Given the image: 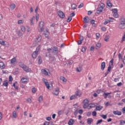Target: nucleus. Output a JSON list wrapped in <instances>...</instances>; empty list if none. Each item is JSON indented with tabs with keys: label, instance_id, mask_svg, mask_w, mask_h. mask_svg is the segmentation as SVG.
Returning a JSON list of instances; mask_svg holds the SVG:
<instances>
[{
	"label": "nucleus",
	"instance_id": "obj_20",
	"mask_svg": "<svg viewBox=\"0 0 125 125\" xmlns=\"http://www.w3.org/2000/svg\"><path fill=\"white\" fill-rule=\"evenodd\" d=\"M75 124V120L74 119H70L68 122V125H73Z\"/></svg>",
	"mask_w": 125,
	"mask_h": 125
},
{
	"label": "nucleus",
	"instance_id": "obj_7",
	"mask_svg": "<svg viewBox=\"0 0 125 125\" xmlns=\"http://www.w3.org/2000/svg\"><path fill=\"white\" fill-rule=\"evenodd\" d=\"M58 15L61 19H63L65 18V14L62 11H59L57 12Z\"/></svg>",
	"mask_w": 125,
	"mask_h": 125
},
{
	"label": "nucleus",
	"instance_id": "obj_6",
	"mask_svg": "<svg viewBox=\"0 0 125 125\" xmlns=\"http://www.w3.org/2000/svg\"><path fill=\"white\" fill-rule=\"evenodd\" d=\"M112 11L113 14V17H114L115 18H118V17H119V14H118V9H112Z\"/></svg>",
	"mask_w": 125,
	"mask_h": 125
},
{
	"label": "nucleus",
	"instance_id": "obj_23",
	"mask_svg": "<svg viewBox=\"0 0 125 125\" xmlns=\"http://www.w3.org/2000/svg\"><path fill=\"white\" fill-rule=\"evenodd\" d=\"M105 66H106V64L105 63V62H102L101 65V70H104V69H105Z\"/></svg>",
	"mask_w": 125,
	"mask_h": 125
},
{
	"label": "nucleus",
	"instance_id": "obj_10",
	"mask_svg": "<svg viewBox=\"0 0 125 125\" xmlns=\"http://www.w3.org/2000/svg\"><path fill=\"white\" fill-rule=\"evenodd\" d=\"M42 36L38 35L35 39V42L37 43H39V42H42Z\"/></svg>",
	"mask_w": 125,
	"mask_h": 125
},
{
	"label": "nucleus",
	"instance_id": "obj_25",
	"mask_svg": "<svg viewBox=\"0 0 125 125\" xmlns=\"http://www.w3.org/2000/svg\"><path fill=\"white\" fill-rule=\"evenodd\" d=\"M15 7H16V5L14 3L11 4L10 6V8L12 10H14V9H15Z\"/></svg>",
	"mask_w": 125,
	"mask_h": 125
},
{
	"label": "nucleus",
	"instance_id": "obj_62",
	"mask_svg": "<svg viewBox=\"0 0 125 125\" xmlns=\"http://www.w3.org/2000/svg\"><path fill=\"white\" fill-rule=\"evenodd\" d=\"M58 114L59 115H62V114H63V111H62V110L59 111L58 112Z\"/></svg>",
	"mask_w": 125,
	"mask_h": 125
},
{
	"label": "nucleus",
	"instance_id": "obj_3",
	"mask_svg": "<svg viewBox=\"0 0 125 125\" xmlns=\"http://www.w3.org/2000/svg\"><path fill=\"white\" fill-rule=\"evenodd\" d=\"M88 103H89V100H88L87 99H85V100H84L83 101V108H84V109H86L87 108V107H88V105L89 104H88Z\"/></svg>",
	"mask_w": 125,
	"mask_h": 125
},
{
	"label": "nucleus",
	"instance_id": "obj_16",
	"mask_svg": "<svg viewBox=\"0 0 125 125\" xmlns=\"http://www.w3.org/2000/svg\"><path fill=\"white\" fill-rule=\"evenodd\" d=\"M53 94L56 96L59 94V88H57L54 90Z\"/></svg>",
	"mask_w": 125,
	"mask_h": 125
},
{
	"label": "nucleus",
	"instance_id": "obj_5",
	"mask_svg": "<svg viewBox=\"0 0 125 125\" xmlns=\"http://www.w3.org/2000/svg\"><path fill=\"white\" fill-rule=\"evenodd\" d=\"M41 72L43 75H44V76H49L50 75V72L48 69L46 70L42 69Z\"/></svg>",
	"mask_w": 125,
	"mask_h": 125
},
{
	"label": "nucleus",
	"instance_id": "obj_32",
	"mask_svg": "<svg viewBox=\"0 0 125 125\" xmlns=\"http://www.w3.org/2000/svg\"><path fill=\"white\" fill-rule=\"evenodd\" d=\"M112 93H104L103 95L104 96V98H105V99H106V98H107V97H108V96L109 94H111Z\"/></svg>",
	"mask_w": 125,
	"mask_h": 125
},
{
	"label": "nucleus",
	"instance_id": "obj_52",
	"mask_svg": "<svg viewBox=\"0 0 125 125\" xmlns=\"http://www.w3.org/2000/svg\"><path fill=\"white\" fill-rule=\"evenodd\" d=\"M112 68V66H110L109 65V66L108 67V69H107V71L106 72V73H107V74H108L109 73V72H110V71H111V69Z\"/></svg>",
	"mask_w": 125,
	"mask_h": 125
},
{
	"label": "nucleus",
	"instance_id": "obj_39",
	"mask_svg": "<svg viewBox=\"0 0 125 125\" xmlns=\"http://www.w3.org/2000/svg\"><path fill=\"white\" fill-rule=\"evenodd\" d=\"M23 23H24V21L23 20H20L18 21V25H22Z\"/></svg>",
	"mask_w": 125,
	"mask_h": 125
},
{
	"label": "nucleus",
	"instance_id": "obj_17",
	"mask_svg": "<svg viewBox=\"0 0 125 125\" xmlns=\"http://www.w3.org/2000/svg\"><path fill=\"white\" fill-rule=\"evenodd\" d=\"M5 68V64H4V63L2 62H0V69L2 70L3 69H4Z\"/></svg>",
	"mask_w": 125,
	"mask_h": 125
},
{
	"label": "nucleus",
	"instance_id": "obj_15",
	"mask_svg": "<svg viewBox=\"0 0 125 125\" xmlns=\"http://www.w3.org/2000/svg\"><path fill=\"white\" fill-rule=\"evenodd\" d=\"M113 113L114 115H116L117 116H122V112L119 110L114 111Z\"/></svg>",
	"mask_w": 125,
	"mask_h": 125
},
{
	"label": "nucleus",
	"instance_id": "obj_18",
	"mask_svg": "<svg viewBox=\"0 0 125 125\" xmlns=\"http://www.w3.org/2000/svg\"><path fill=\"white\" fill-rule=\"evenodd\" d=\"M94 107H95V104H90L88 105L87 108L89 110L90 109H91V108H94Z\"/></svg>",
	"mask_w": 125,
	"mask_h": 125
},
{
	"label": "nucleus",
	"instance_id": "obj_33",
	"mask_svg": "<svg viewBox=\"0 0 125 125\" xmlns=\"http://www.w3.org/2000/svg\"><path fill=\"white\" fill-rule=\"evenodd\" d=\"M109 39H110V36L109 35H105L104 40L105 42H109Z\"/></svg>",
	"mask_w": 125,
	"mask_h": 125
},
{
	"label": "nucleus",
	"instance_id": "obj_58",
	"mask_svg": "<svg viewBox=\"0 0 125 125\" xmlns=\"http://www.w3.org/2000/svg\"><path fill=\"white\" fill-rule=\"evenodd\" d=\"M26 101H27V102H28V103H32V99L31 98H28L26 100Z\"/></svg>",
	"mask_w": 125,
	"mask_h": 125
},
{
	"label": "nucleus",
	"instance_id": "obj_14",
	"mask_svg": "<svg viewBox=\"0 0 125 125\" xmlns=\"http://www.w3.org/2000/svg\"><path fill=\"white\" fill-rule=\"evenodd\" d=\"M0 44L5 46V45H7V44H8V43L7 42L2 41V40L0 39Z\"/></svg>",
	"mask_w": 125,
	"mask_h": 125
},
{
	"label": "nucleus",
	"instance_id": "obj_35",
	"mask_svg": "<svg viewBox=\"0 0 125 125\" xmlns=\"http://www.w3.org/2000/svg\"><path fill=\"white\" fill-rule=\"evenodd\" d=\"M97 49H98L101 47V43L98 42L96 44Z\"/></svg>",
	"mask_w": 125,
	"mask_h": 125
},
{
	"label": "nucleus",
	"instance_id": "obj_21",
	"mask_svg": "<svg viewBox=\"0 0 125 125\" xmlns=\"http://www.w3.org/2000/svg\"><path fill=\"white\" fill-rule=\"evenodd\" d=\"M84 23H88L89 22V18L88 17H85L83 18Z\"/></svg>",
	"mask_w": 125,
	"mask_h": 125
},
{
	"label": "nucleus",
	"instance_id": "obj_44",
	"mask_svg": "<svg viewBox=\"0 0 125 125\" xmlns=\"http://www.w3.org/2000/svg\"><path fill=\"white\" fill-rule=\"evenodd\" d=\"M113 59H112L109 62V66H110V67H112V66H113Z\"/></svg>",
	"mask_w": 125,
	"mask_h": 125
},
{
	"label": "nucleus",
	"instance_id": "obj_36",
	"mask_svg": "<svg viewBox=\"0 0 125 125\" xmlns=\"http://www.w3.org/2000/svg\"><path fill=\"white\" fill-rule=\"evenodd\" d=\"M77 7V5H76V4H73L71 5V8L73 10H75V9H76Z\"/></svg>",
	"mask_w": 125,
	"mask_h": 125
},
{
	"label": "nucleus",
	"instance_id": "obj_47",
	"mask_svg": "<svg viewBox=\"0 0 125 125\" xmlns=\"http://www.w3.org/2000/svg\"><path fill=\"white\" fill-rule=\"evenodd\" d=\"M102 122H103V120H102V119L99 120H98V121L96 123V125H99V124H101V123H102Z\"/></svg>",
	"mask_w": 125,
	"mask_h": 125
},
{
	"label": "nucleus",
	"instance_id": "obj_24",
	"mask_svg": "<svg viewBox=\"0 0 125 125\" xmlns=\"http://www.w3.org/2000/svg\"><path fill=\"white\" fill-rule=\"evenodd\" d=\"M32 58H36L37 56H38V52L37 51H34L32 55Z\"/></svg>",
	"mask_w": 125,
	"mask_h": 125
},
{
	"label": "nucleus",
	"instance_id": "obj_56",
	"mask_svg": "<svg viewBox=\"0 0 125 125\" xmlns=\"http://www.w3.org/2000/svg\"><path fill=\"white\" fill-rule=\"evenodd\" d=\"M78 113L79 114H80V115H82V114L83 113V109H80L78 110Z\"/></svg>",
	"mask_w": 125,
	"mask_h": 125
},
{
	"label": "nucleus",
	"instance_id": "obj_31",
	"mask_svg": "<svg viewBox=\"0 0 125 125\" xmlns=\"http://www.w3.org/2000/svg\"><path fill=\"white\" fill-rule=\"evenodd\" d=\"M44 36H45V38H47L48 39V36H49V32L48 31L46 30V32L43 33Z\"/></svg>",
	"mask_w": 125,
	"mask_h": 125
},
{
	"label": "nucleus",
	"instance_id": "obj_50",
	"mask_svg": "<svg viewBox=\"0 0 125 125\" xmlns=\"http://www.w3.org/2000/svg\"><path fill=\"white\" fill-rule=\"evenodd\" d=\"M92 115L93 117H96V115H97V113H96V111H93L92 112Z\"/></svg>",
	"mask_w": 125,
	"mask_h": 125
},
{
	"label": "nucleus",
	"instance_id": "obj_43",
	"mask_svg": "<svg viewBox=\"0 0 125 125\" xmlns=\"http://www.w3.org/2000/svg\"><path fill=\"white\" fill-rule=\"evenodd\" d=\"M45 85H46V88L48 89H49L50 86H49V83H48V82H47L46 83H44Z\"/></svg>",
	"mask_w": 125,
	"mask_h": 125
},
{
	"label": "nucleus",
	"instance_id": "obj_61",
	"mask_svg": "<svg viewBox=\"0 0 125 125\" xmlns=\"http://www.w3.org/2000/svg\"><path fill=\"white\" fill-rule=\"evenodd\" d=\"M32 91L33 93H36V88L35 87L33 88Z\"/></svg>",
	"mask_w": 125,
	"mask_h": 125
},
{
	"label": "nucleus",
	"instance_id": "obj_48",
	"mask_svg": "<svg viewBox=\"0 0 125 125\" xmlns=\"http://www.w3.org/2000/svg\"><path fill=\"white\" fill-rule=\"evenodd\" d=\"M107 5L108 6H109V7H112V4L111 3V2H110V1H107Z\"/></svg>",
	"mask_w": 125,
	"mask_h": 125
},
{
	"label": "nucleus",
	"instance_id": "obj_2",
	"mask_svg": "<svg viewBox=\"0 0 125 125\" xmlns=\"http://www.w3.org/2000/svg\"><path fill=\"white\" fill-rule=\"evenodd\" d=\"M104 7H105V4L103 3H101V4H100V6L97 9V13L99 14L101 13V12H103V9H104Z\"/></svg>",
	"mask_w": 125,
	"mask_h": 125
},
{
	"label": "nucleus",
	"instance_id": "obj_41",
	"mask_svg": "<svg viewBox=\"0 0 125 125\" xmlns=\"http://www.w3.org/2000/svg\"><path fill=\"white\" fill-rule=\"evenodd\" d=\"M3 85H4V86H8V82H7V81H5L4 82V83H3Z\"/></svg>",
	"mask_w": 125,
	"mask_h": 125
},
{
	"label": "nucleus",
	"instance_id": "obj_51",
	"mask_svg": "<svg viewBox=\"0 0 125 125\" xmlns=\"http://www.w3.org/2000/svg\"><path fill=\"white\" fill-rule=\"evenodd\" d=\"M118 58L120 60H121V59L122 60H123V57L122 56V54L120 53L118 55Z\"/></svg>",
	"mask_w": 125,
	"mask_h": 125
},
{
	"label": "nucleus",
	"instance_id": "obj_28",
	"mask_svg": "<svg viewBox=\"0 0 125 125\" xmlns=\"http://www.w3.org/2000/svg\"><path fill=\"white\" fill-rule=\"evenodd\" d=\"M25 65L24 64V63L22 62H20L19 63V67H20L21 68H22V69H23V68L24 67Z\"/></svg>",
	"mask_w": 125,
	"mask_h": 125
},
{
	"label": "nucleus",
	"instance_id": "obj_42",
	"mask_svg": "<svg viewBox=\"0 0 125 125\" xmlns=\"http://www.w3.org/2000/svg\"><path fill=\"white\" fill-rule=\"evenodd\" d=\"M42 46H41V45H39L35 51L39 52L40 51V49H41Z\"/></svg>",
	"mask_w": 125,
	"mask_h": 125
},
{
	"label": "nucleus",
	"instance_id": "obj_60",
	"mask_svg": "<svg viewBox=\"0 0 125 125\" xmlns=\"http://www.w3.org/2000/svg\"><path fill=\"white\" fill-rule=\"evenodd\" d=\"M77 72H81L82 71V67H77Z\"/></svg>",
	"mask_w": 125,
	"mask_h": 125
},
{
	"label": "nucleus",
	"instance_id": "obj_29",
	"mask_svg": "<svg viewBox=\"0 0 125 125\" xmlns=\"http://www.w3.org/2000/svg\"><path fill=\"white\" fill-rule=\"evenodd\" d=\"M53 53L58 52V48L57 46H54L53 47Z\"/></svg>",
	"mask_w": 125,
	"mask_h": 125
},
{
	"label": "nucleus",
	"instance_id": "obj_9",
	"mask_svg": "<svg viewBox=\"0 0 125 125\" xmlns=\"http://www.w3.org/2000/svg\"><path fill=\"white\" fill-rule=\"evenodd\" d=\"M110 22H114V19H113V18L110 17L109 20H105L104 22V25H107V24L110 23Z\"/></svg>",
	"mask_w": 125,
	"mask_h": 125
},
{
	"label": "nucleus",
	"instance_id": "obj_38",
	"mask_svg": "<svg viewBox=\"0 0 125 125\" xmlns=\"http://www.w3.org/2000/svg\"><path fill=\"white\" fill-rule=\"evenodd\" d=\"M16 83H17V82L16 81L13 84V86H14V87L17 89V90H18V86H16Z\"/></svg>",
	"mask_w": 125,
	"mask_h": 125
},
{
	"label": "nucleus",
	"instance_id": "obj_45",
	"mask_svg": "<svg viewBox=\"0 0 125 125\" xmlns=\"http://www.w3.org/2000/svg\"><path fill=\"white\" fill-rule=\"evenodd\" d=\"M66 21L68 22H71V21H72V17H68Z\"/></svg>",
	"mask_w": 125,
	"mask_h": 125
},
{
	"label": "nucleus",
	"instance_id": "obj_49",
	"mask_svg": "<svg viewBox=\"0 0 125 125\" xmlns=\"http://www.w3.org/2000/svg\"><path fill=\"white\" fill-rule=\"evenodd\" d=\"M36 21L37 22H38V21H39V19H40V17L38 14H36Z\"/></svg>",
	"mask_w": 125,
	"mask_h": 125
},
{
	"label": "nucleus",
	"instance_id": "obj_59",
	"mask_svg": "<svg viewBox=\"0 0 125 125\" xmlns=\"http://www.w3.org/2000/svg\"><path fill=\"white\" fill-rule=\"evenodd\" d=\"M27 28V31L29 33V32H31V27L29 26H26Z\"/></svg>",
	"mask_w": 125,
	"mask_h": 125
},
{
	"label": "nucleus",
	"instance_id": "obj_27",
	"mask_svg": "<svg viewBox=\"0 0 125 125\" xmlns=\"http://www.w3.org/2000/svg\"><path fill=\"white\" fill-rule=\"evenodd\" d=\"M102 108H103V106H101V105H99V106H97L96 107V111H100V110H101L102 109Z\"/></svg>",
	"mask_w": 125,
	"mask_h": 125
},
{
	"label": "nucleus",
	"instance_id": "obj_63",
	"mask_svg": "<svg viewBox=\"0 0 125 125\" xmlns=\"http://www.w3.org/2000/svg\"><path fill=\"white\" fill-rule=\"evenodd\" d=\"M83 7V3H81L78 6V8H82V7Z\"/></svg>",
	"mask_w": 125,
	"mask_h": 125
},
{
	"label": "nucleus",
	"instance_id": "obj_11",
	"mask_svg": "<svg viewBox=\"0 0 125 125\" xmlns=\"http://www.w3.org/2000/svg\"><path fill=\"white\" fill-rule=\"evenodd\" d=\"M22 69L25 72H26V73H30V72H32L31 68L27 66L26 65H24V67Z\"/></svg>",
	"mask_w": 125,
	"mask_h": 125
},
{
	"label": "nucleus",
	"instance_id": "obj_8",
	"mask_svg": "<svg viewBox=\"0 0 125 125\" xmlns=\"http://www.w3.org/2000/svg\"><path fill=\"white\" fill-rule=\"evenodd\" d=\"M43 26H44V22L43 21H41L39 25L40 32L43 31Z\"/></svg>",
	"mask_w": 125,
	"mask_h": 125
},
{
	"label": "nucleus",
	"instance_id": "obj_34",
	"mask_svg": "<svg viewBox=\"0 0 125 125\" xmlns=\"http://www.w3.org/2000/svg\"><path fill=\"white\" fill-rule=\"evenodd\" d=\"M21 29L22 32H23V33H25V32H26V27H25V26L23 25H21Z\"/></svg>",
	"mask_w": 125,
	"mask_h": 125
},
{
	"label": "nucleus",
	"instance_id": "obj_57",
	"mask_svg": "<svg viewBox=\"0 0 125 125\" xmlns=\"http://www.w3.org/2000/svg\"><path fill=\"white\" fill-rule=\"evenodd\" d=\"M9 81L11 83V82H12V81H13V78H12V76H9Z\"/></svg>",
	"mask_w": 125,
	"mask_h": 125
},
{
	"label": "nucleus",
	"instance_id": "obj_64",
	"mask_svg": "<svg viewBox=\"0 0 125 125\" xmlns=\"http://www.w3.org/2000/svg\"><path fill=\"white\" fill-rule=\"evenodd\" d=\"M46 121H51V117H47L46 118Z\"/></svg>",
	"mask_w": 125,
	"mask_h": 125
},
{
	"label": "nucleus",
	"instance_id": "obj_1",
	"mask_svg": "<svg viewBox=\"0 0 125 125\" xmlns=\"http://www.w3.org/2000/svg\"><path fill=\"white\" fill-rule=\"evenodd\" d=\"M119 29H125V20L124 18L120 19V23L119 25Z\"/></svg>",
	"mask_w": 125,
	"mask_h": 125
},
{
	"label": "nucleus",
	"instance_id": "obj_46",
	"mask_svg": "<svg viewBox=\"0 0 125 125\" xmlns=\"http://www.w3.org/2000/svg\"><path fill=\"white\" fill-rule=\"evenodd\" d=\"M82 52H85L86 51V47H83L82 48Z\"/></svg>",
	"mask_w": 125,
	"mask_h": 125
},
{
	"label": "nucleus",
	"instance_id": "obj_13",
	"mask_svg": "<svg viewBox=\"0 0 125 125\" xmlns=\"http://www.w3.org/2000/svg\"><path fill=\"white\" fill-rule=\"evenodd\" d=\"M83 94V92H81L80 90H77L75 92V96H76V97L78 98V97H81L82 96V95Z\"/></svg>",
	"mask_w": 125,
	"mask_h": 125
},
{
	"label": "nucleus",
	"instance_id": "obj_30",
	"mask_svg": "<svg viewBox=\"0 0 125 125\" xmlns=\"http://www.w3.org/2000/svg\"><path fill=\"white\" fill-rule=\"evenodd\" d=\"M60 80L61 81H62V82H63V83H66V82H67V79H66V78H65L63 76H61L60 77Z\"/></svg>",
	"mask_w": 125,
	"mask_h": 125
},
{
	"label": "nucleus",
	"instance_id": "obj_40",
	"mask_svg": "<svg viewBox=\"0 0 125 125\" xmlns=\"http://www.w3.org/2000/svg\"><path fill=\"white\" fill-rule=\"evenodd\" d=\"M77 98L76 95H73L70 97V100H73V99H76Z\"/></svg>",
	"mask_w": 125,
	"mask_h": 125
},
{
	"label": "nucleus",
	"instance_id": "obj_53",
	"mask_svg": "<svg viewBox=\"0 0 125 125\" xmlns=\"http://www.w3.org/2000/svg\"><path fill=\"white\" fill-rule=\"evenodd\" d=\"M96 39L98 40V39H99V38H100V34L96 33Z\"/></svg>",
	"mask_w": 125,
	"mask_h": 125
},
{
	"label": "nucleus",
	"instance_id": "obj_54",
	"mask_svg": "<svg viewBox=\"0 0 125 125\" xmlns=\"http://www.w3.org/2000/svg\"><path fill=\"white\" fill-rule=\"evenodd\" d=\"M120 125H125V121L124 120H121L120 121Z\"/></svg>",
	"mask_w": 125,
	"mask_h": 125
},
{
	"label": "nucleus",
	"instance_id": "obj_12",
	"mask_svg": "<svg viewBox=\"0 0 125 125\" xmlns=\"http://www.w3.org/2000/svg\"><path fill=\"white\" fill-rule=\"evenodd\" d=\"M17 62V59H16V57H14L10 60V63L12 65H14V64H16Z\"/></svg>",
	"mask_w": 125,
	"mask_h": 125
},
{
	"label": "nucleus",
	"instance_id": "obj_4",
	"mask_svg": "<svg viewBox=\"0 0 125 125\" xmlns=\"http://www.w3.org/2000/svg\"><path fill=\"white\" fill-rule=\"evenodd\" d=\"M21 83H24L25 84H27V83H29V78H28L27 77H22L21 79Z\"/></svg>",
	"mask_w": 125,
	"mask_h": 125
},
{
	"label": "nucleus",
	"instance_id": "obj_19",
	"mask_svg": "<svg viewBox=\"0 0 125 125\" xmlns=\"http://www.w3.org/2000/svg\"><path fill=\"white\" fill-rule=\"evenodd\" d=\"M35 20H36V17H35V16H33L32 18L30 19V25H31V26L34 24Z\"/></svg>",
	"mask_w": 125,
	"mask_h": 125
},
{
	"label": "nucleus",
	"instance_id": "obj_37",
	"mask_svg": "<svg viewBox=\"0 0 125 125\" xmlns=\"http://www.w3.org/2000/svg\"><path fill=\"white\" fill-rule=\"evenodd\" d=\"M43 100V97L42 96H40L38 98V101L41 103Z\"/></svg>",
	"mask_w": 125,
	"mask_h": 125
},
{
	"label": "nucleus",
	"instance_id": "obj_22",
	"mask_svg": "<svg viewBox=\"0 0 125 125\" xmlns=\"http://www.w3.org/2000/svg\"><path fill=\"white\" fill-rule=\"evenodd\" d=\"M92 122H93V119L92 118H88L87 120L88 125H91Z\"/></svg>",
	"mask_w": 125,
	"mask_h": 125
},
{
	"label": "nucleus",
	"instance_id": "obj_26",
	"mask_svg": "<svg viewBox=\"0 0 125 125\" xmlns=\"http://www.w3.org/2000/svg\"><path fill=\"white\" fill-rule=\"evenodd\" d=\"M12 117L14 119H16V118H17V113L15 111H14L13 112V113H12Z\"/></svg>",
	"mask_w": 125,
	"mask_h": 125
},
{
	"label": "nucleus",
	"instance_id": "obj_55",
	"mask_svg": "<svg viewBox=\"0 0 125 125\" xmlns=\"http://www.w3.org/2000/svg\"><path fill=\"white\" fill-rule=\"evenodd\" d=\"M101 30L102 31L105 32L107 30V28L106 27H102Z\"/></svg>",
	"mask_w": 125,
	"mask_h": 125
}]
</instances>
